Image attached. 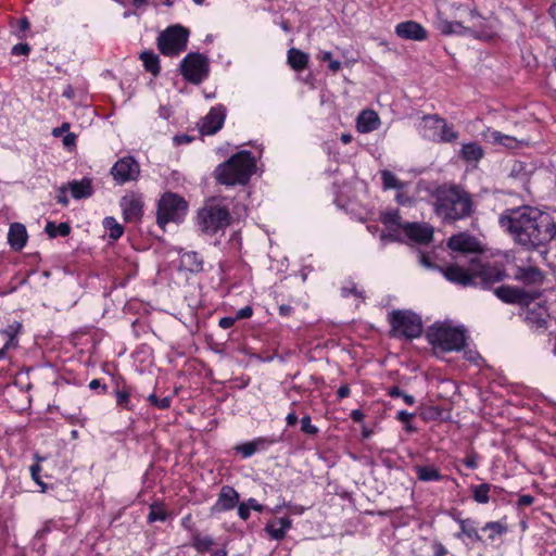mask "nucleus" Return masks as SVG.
<instances>
[{"mask_svg":"<svg viewBox=\"0 0 556 556\" xmlns=\"http://www.w3.org/2000/svg\"><path fill=\"white\" fill-rule=\"evenodd\" d=\"M498 223L517 244L528 250L547 244L556 233L553 216L529 205L505 210L500 215Z\"/></svg>","mask_w":556,"mask_h":556,"instance_id":"1","label":"nucleus"},{"mask_svg":"<svg viewBox=\"0 0 556 556\" xmlns=\"http://www.w3.org/2000/svg\"><path fill=\"white\" fill-rule=\"evenodd\" d=\"M288 64L294 71H303L308 64V55L299 49L291 48L288 51Z\"/></svg>","mask_w":556,"mask_h":556,"instance_id":"35","label":"nucleus"},{"mask_svg":"<svg viewBox=\"0 0 556 556\" xmlns=\"http://www.w3.org/2000/svg\"><path fill=\"white\" fill-rule=\"evenodd\" d=\"M252 315H253V308L248 305V306H244V307L238 309L237 313H236L235 318H236V320L248 319Z\"/></svg>","mask_w":556,"mask_h":556,"instance_id":"58","label":"nucleus"},{"mask_svg":"<svg viewBox=\"0 0 556 556\" xmlns=\"http://www.w3.org/2000/svg\"><path fill=\"white\" fill-rule=\"evenodd\" d=\"M447 247L453 251L462 253H476L480 251L479 241L466 232L452 236L447 241Z\"/></svg>","mask_w":556,"mask_h":556,"instance_id":"18","label":"nucleus"},{"mask_svg":"<svg viewBox=\"0 0 556 556\" xmlns=\"http://www.w3.org/2000/svg\"><path fill=\"white\" fill-rule=\"evenodd\" d=\"M464 465L469 469H476L478 467V455L470 454L463 459Z\"/></svg>","mask_w":556,"mask_h":556,"instance_id":"59","label":"nucleus"},{"mask_svg":"<svg viewBox=\"0 0 556 556\" xmlns=\"http://www.w3.org/2000/svg\"><path fill=\"white\" fill-rule=\"evenodd\" d=\"M380 126V118L372 110L363 111L356 121V128L362 134L376 130Z\"/></svg>","mask_w":556,"mask_h":556,"instance_id":"27","label":"nucleus"},{"mask_svg":"<svg viewBox=\"0 0 556 556\" xmlns=\"http://www.w3.org/2000/svg\"><path fill=\"white\" fill-rule=\"evenodd\" d=\"M68 189L74 199L89 198L93 193V188L89 178L70 181Z\"/></svg>","mask_w":556,"mask_h":556,"instance_id":"32","label":"nucleus"},{"mask_svg":"<svg viewBox=\"0 0 556 556\" xmlns=\"http://www.w3.org/2000/svg\"><path fill=\"white\" fill-rule=\"evenodd\" d=\"M391 334L395 338L415 339L422 332L420 316L412 311H393L389 316Z\"/></svg>","mask_w":556,"mask_h":556,"instance_id":"5","label":"nucleus"},{"mask_svg":"<svg viewBox=\"0 0 556 556\" xmlns=\"http://www.w3.org/2000/svg\"><path fill=\"white\" fill-rule=\"evenodd\" d=\"M283 506H286V508H288L289 514H291V515H302L305 510V508L303 506L293 505L291 503L283 502Z\"/></svg>","mask_w":556,"mask_h":556,"instance_id":"62","label":"nucleus"},{"mask_svg":"<svg viewBox=\"0 0 556 556\" xmlns=\"http://www.w3.org/2000/svg\"><path fill=\"white\" fill-rule=\"evenodd\" d=\"M22 329V324L18 321H13L8 325L4 329L0 330V336L4 340V344L0 350V357H4L5 352L10 349H13L17 345V334Z\"/></svg>","mask_w":556,"mask_h":556,"instance_id":"26","label":"nucleus"},{"mask_svg":"<svg viewBox=\"0 0 556 556\" xmlns=\"http://www.w3.org/2000/svg\"><path fill=\"white\" fill-rule=\"evenodd\" d=\"M245 505L249 506V509H253V510H256L258 513L263 511L264 509V506L262 504H260L255 498L251 497L249 498L247 502H244Z\"/></svg>","mask_w":556,"mask_h":556,"instance_id":"64","label":"nucleus"},{"mask_svg":"<svg viewBox=\"0 0 556 556\" xmlns=\"http://www.w3.org/2000/svg\"><path fill=\"white\" fill-rule=\"evenodd\" d=\"M148 401L150 402L151 405H153L154 407H156L159 409H167L172 405L170 396H165L163 399H159L154 393H152L148 396Z\"/></svg>","mask_w":556,"mask_h":556,"instance_id":"50","label":"nucleus"},{"mask_svg":"<svg viewBox=\"0 0 556 556\" xmlns=\"http://www.w3.org/2000/svg\"><path fill=\"white\" fill-rule=\"evenodd\" d=\"M388 394L391 397H400L403 399L404 403L407 405H414L415 404V397L410 394L404 393L399 387H392L389 389Z\"/></svg>","mask_w":556,"mask_h":556,"instance_id":"51","label":"nucleus"},{"mask_svg":"<svg viewBox=\"0 0 556 556\" xmlns=\"http://www.w3.org/2000/svg\"><path fill=\"white\" fill-rule=\"evenodd\" d=\"M111 174L117 184L123 185L138 178L140 174V166L134 157L126 156L119 159L113 165L111 168Z\"/></svg>","mask_w":556,"mask_h":556,"instance_id":"13","label":"nucleus"},{"mask_svg":"<svg viewBox=\"0 0 556 556\" xmlns=\"http://www.w3.org/2000/svg\"><path fill=\"white\" fill-rule=\"evenodd\" d=\"M351 295L362 300L365 299L364 291L359 290L354 281H348L346 285L341 288V296L349 298Z\"/></svg>","mask_w":556,"mask_h":556,"instance_id":"47","label":"nucleus"},{"mask_svg":"<svg viewBox=\"0 0 556 556\" xmlns=\"http://www.w3.org/2000/svg\"><path fill=\"white\" fill-rule=\"evenodd\" d=\"M494 293L503 302L520 306L529 302L531 294V292L510 286H501L494 290Z\"/></svg>","mask_w":556,"mask_h":556,"instance_id":"19","label":"nucleus"},{"mask_svg":"<svg viewBox=\"0 0 556 556\" xmlns=\"http://www.w3.org/2000/svg\"><path fill=\"white\" fill-rule=\"evenodd\" d=\"M301 431L307 435H316L319 432V429L312 424L311 416L305 415L300 420Z\"/></svg>","mask_w":556,"mask_h":556,"instance_id":"49","label":"nucleus"},{"mask_svg":"<svg viewBox=\"0 0 556 556\" xmlns=\"http://www.w3.org/2000/svg\"><path fill=\"white\" fill-rule=\"evenodd\" d=\"M226 118V108L222 104L213 106L210 112L202 118L200 131L203 135H214L224 126Z\"/></svg>","mask_w":556,"mask_h":556,"instance_id":"14","label":"nucleus"},{"mask_svg":"<svg viewBox=\"0 0 556 556\" xmlns=\"http://www.w3.org/2000/svg\"><path fill=\"white\" fill-rule=\"evenodd\" d=\"M189 31L181 25L166 28L157 37V47L161 53L168 56L178 55L187 48Z\"/></svg>","mask_w":556,"mask_h":556,"instance_id":"8","label":"nucleus"},{"mask_svg":"<svg viewBox=\"0 0 556 556\" xmlns=\"http://www.w3.org/2000/svg\"><path fill=\"white\" fill-rule=\"evenodd\" d=\"M180 71L187 81L199 85L208 76V60L201 53L190 52L182 59Z\"/></svg>","mask_w":556,"mask_h":556,"instance_id":"9","label":"nucleus"},{"mask_svg":"<svg viewBox=\"0 0 556 556\" xmlns=\"http://www.w3.org/2000/svg\"><path fill=\"white\" fill-rule=\"evenodd\" d=\"M199 226L206 233H216L218 230L226 228L230 224L229 211L219 205H212L202 208L199 212Z\"/></svg>","mask_w":556,"mask_h":556,"instance_id":"10","label":"nucleus"},{"mask_svg":"<svg viewBox=\"0 0 556 556\" xmlns=\"http://www.w3.org/2000/svg\"><path fill=\"white\" fill-rule=\"evenodd\" d=\"M414 417L413 413H408L407 410H400L396 414V419L405 425V430L408 432L415 431V427L410 424L412 418Z\"/></svg>","mask_w":556,"mask_h":556,"instance_id":"53","label":"nucleus"},{"mask_svg":"<svg viewBox=\"0 0 556 556\" xmlns=\"http://www.w3.org/2000/svg\"><path fill=\"white\" fill-rule=\"evenodd\" d=\"M540 295L541 292L532 291L529 298V302L521 305L520 314L531 328L545 329L547 327L549 314L544 305L534 302V300L540 298Z\"/></svg>","mask_w":556,"mask_h":556,"instance_id":"12","label":"nucleus"},{"mask_svg":"<svg viewBox=\"0 0 556 556\" xmlns=\"http://www.w3.org/2000/svg\"><path fill=\"white\" fill-rule=\"evenodd\" d=\"M236 321L237 320L235 317L226 316V317H223L219 319L218 326L223 329H228V328H231Z\"/></svg>","mask_w":556,"mask_h":556,"instance_id":"63","label":"nucleus"},{"mask_svg":"<svg viewBox=\"0 0 556 556\" xmlns=\"http://www.w3.org/2000/svg\"><path fill=\"white\" fill-rule=\"evenodd\" d=\"M238 506V516L242 519V520H248L250 518V509H249V506L245 505L244 502L240 503L237 505Z\"/></svg>","mask_w":556,"mask_h":556,"instance_id":"60","label":"nucleus"},{"mask_svg":"<svg viewBox=\"0 0 556 556\" xmlns=\"http://www.w3.org/2000/svg\"><path fill=\"white\" fill-rule=\"evenodd\" d=\"M395 34L400 38L406 40L422 41L428 38V31L426 28L415 21H405L399 23L395 26Z\"/></svg>","mask_w":556,"mask_h":556,"instance_id":"17","label":"nucleus"},{"mask_svg":"<svg viewBox=\"0 0 556 556\" xmlns=\"http://www.w3.org/2000/svg\"><path fill=\"white\" fill-rule=\"evenodd\" d=\"M414 471L421 482H437L444 479L440 469L433 465H418L414 467Z\"/></svg>","mask_w":556,"mask_h":556,"instance_id":"31","label":"nucleus"},{"mask_svg":"<svg viewBox=\"0 0 556 556\" xmlns=\"http://www.w3.org/2000/svg\"><path fill=\"white\" fill-rule=\"evenodd\" d=\"M483 531H491V534L489 535V539L493 541L496 535H502L507 531V528L505 525H503L500 521H489L486 522L483 528Z\"/></svg>","mask_w":556,"mask_h":556,"instance_id":"46","label":"nucleus"},{"mask_svg":"<svg viewBox=\"0 0 556 556\" xmlns=\"http://www.w3.org/2000/svg\"><path fill=\"white\" fill-rule=\"evenodd\" d=\"M114 394L118 407L127 410L134 409L135 406L130 401V391L127 388L116 389Z\"/></svg>","mask_w":556,"mask_h":556,"instance_id":"43","label":"nucleus"},{"mask_svg":"<svg viewBox=\"0 0 556 556\" xmlns=\"http://www.w3.org/2000/svg\"><path fill=\"white\" fill-rule=\"evenodd\" d=\"M237 452L241 454V456L243 458H248V457H251L252 455H254L256 452H255V446L250 442H247V443H243L241 445H238L236 447Z\"/></svg>","mask_w":556,"mask_h":556,"instance_id":"55","label":"nucleus"},{"mask_svg":"<svg viewBox=\"0 0 556 556\" xmlns=\"http://www.w3.org/2000/svg\"><path fill=\"white\" fill-rule=\"evenodd\" d=\"M534 502V497L530 494H523L519 496L517 505L518 507H526L532 505Z\"/></svg>","mask_w":556,"mask_h":556,"instance_id":"61","label":"nucleus"},{"mask_svg":"<svg viewBox=\"0 0 556 556\" xmlns=\"http://www.w3.org/2000/svg\"><path fill=\"white\" fill-rule=\"evenodd\" d=\"M454 520L459 525V532L455 533L456 539L460 540L464 536H467L475 542H480L482 540L477 529V522L473 519L454 517Z\"/></svg>","mask_w":556,"mask_h":556,"instance_id":"28","label":"nucleus"},{"mask_svg":"<svg viewBox=\"0 0 556 556\" xmlns=\"http://www.w3.org/2000/svg\"><path fill=\"white\" fill-rule=\"evenodd\" d=\"M437 28L445 36L450 35H458V36H468L469 28L468 26L463 25L462 22L458 21H447L445 18H439L437 22Z\"/></svg>","mask_w":556,"mask_h":556,"instance_id":"30","label":"nucleus"},{"mask_svg":"<svg viewBox=\"0 0 556 556\" xmlns=\"http://www.w3.org/2000/svg\"><path fill=\"white\" fill-rule=\"evenodd\" d=\"M515 279L529 286H540L544 281V274L535 266H518Z\"/></svg>","mask_w":556,"mask_h":556,"instance_id":"23","label":"nucleus"},{"mask_svg":"<svg viewBox=\"0 0 556 556\" xmlns=\"http://www.w3.org/2000/svg\"><path fill=\"white\" fill-rule=\"evenodd\" d=\"M433 556H446L448 554L447 548L439 541H433L431 544Z\"/></svg>","mask_w":556,"mask_h":556,"instance_id":"56","label":"nucleus"},{"mask_svg":"<svg viewBox=\"0 0 556 556\" xmlns=\"http://www.w3.org/2000/svg\"><path fill=\"white\" fill-rule=\"evenodd\" d=\"M187 202L175 193H165L159 201L156 220L161 228L168 223H179L186 215Z\"/></svg>","mask_w":556,"mask_h":556,"instance_id":"7","label":"nucleus"},{"mask_svg":"<svg viewBox=\"0 0 556 556\" xmlns=\"http://www.w3.org/2000/svg\"><path fill=\"white\" fill-rule=\"evenodd\" d=\"M45 231L48 233L50 238L66 237L71 232V226L67 223L55 224L53 222H48Z\"/></svg>","mask_w":556,"mask_h":556,"instance_id":"40","label":"nucleus"},{"mask_svg":"<svg viewBox=\"0 0 556 556\" xmlns=\"http://www.w3.org/2000/svg\"><path fill=\"white\" fill-rule=\"evenodd\" d=\"M8 241L12 249L22 250L27 241V231L23 224L14 223L10 226Z\"/></svg>","mask_w":556,"mask_h":556,"instance_id":"29","label":"nucleus"},{"mask_svg":"<svg viewBox=\"0 0 556 556\" xmlns=\"http://www.w3.org/2000/svg\"><path fill=\"white\" fill-rule=\"evenodd\" d=\"M428 342L443 352L460 351L466 346V329L454 327L448 323H435L427 332Z\"/></svg>","mask_w":556,"mask_h":556,"instance_id":"4","label":"nucleus"},{"mask_svg":"<svg viewBox=\"0 0 556 556\" xmlns=\"http://www.w3.org/2000/svg\"><path fill=\"white\" fill-rule=\"evenodd\" d=\"M291 528L292 520L289 517H281L267 522L264 530L270 539L280 541L285 539L287 531Z\"/></svg>","mask_w":556,"mask_h":556,"instance_id":"24","label":"nucleus"},{"mask_svg":"<svg viewBox=\"0 0 556 556\" xmlns=\"http://www.w3.org/2000/svg\"><path fill=\"white\" fill-rule=\"evenodd\" d=\"M256 167L250 151H240L215 169L216 180L226 186L245 185Z\"/></svg>","mask_w":556,"mask_h":556,"instance_id":"3","label":"nucleus"},{"mask_svg":"<svg viewBox=\"0 0 556 556\" xmlns=\"http://www.w3.org/2000/svg\"><path fill=\"white\" fill-rule=\"evenodd\" d=\"M483 138L492 143L502 144L513 148L516 144V139L511 136L504 135L498 130L488 128L483 134Z\"/></svg>","mask_w":556,"mask_h":556,"instance_id":"34","label":"nucleus"},{"mask_svg":"<svg viewBox=\"0 0 556 556\" xmlns=\"http://www.w3.org/2000/svg\"><path fill=\"white\" fill-rule=\"evenodd\" d=\"M103 225L110 231V238L116 240L122 237L124 228L114 217H105Z\"/></svg>","mask_w":556,"mask_h":556,"instance_id":"44","label":"nucleus"},{"mask_svg":"<svg viewBox=\"0 0 556 556\" xmlns=\"http://www.w3.org/2000/svg\"><path fill=\"white\" fill-rule=\"evenodd\" d=\"M30 52V46L28 43H17L12 48V54L14 55H28Z\"/></svg>","mask_w":556,"mask_h":556,"instance_id":"57","label":"nucleus"},{"mask_svg":"<svg viewBox=\"0 0 556 556\" xmlns=\"http://www.w3.org/2000/svg\"><path fill=\"white\" fill-rule=\"evenodd\" d=\"M239 493L229 485H224L220 489L218 498L212 507V511L222 513L233 509L239 503Z\"/></svg>","mask_w":556,"mask_h":556,"instance_id":"20","label":"nucleus"},{"mask_svg":"<svg viewBox=\"0 0 556 556\" xmlns=\"http://www.w3.org/2000/svg\"><path fill=\"white\" fill-rule=\"evenodd\" d=\"M380 220L390 231H395L397 229L403 230L404 223L401 222V216L397 210H389L381 213Z\"/></svg>","mask_w":556,"mask_h":556,"instance_id":"36","label":"nucleus"},{"mask_svg":"<svg viewBox=\"0 0 556 556\" xmlns=\"http://www.w3.org/2000/svg\"><path fill=\"white\" fill-rule=\"evenodd\" d=\"M280 441L279 438L274 437H260L251 441V443L255 446V452L264 451L268 448L270 445H274Z\"/></svg>","mask_w":556,"mask_h":556,"instance_id":"48","label":"nucleus"},{"mask_svg":"<svg viewBox=\"0 0 556 556\" xmlns=\"http://www.w3.org/2000/svg\"><path fill=\"white\" fill-rule=\"evenodd\" d=\"M404 233L415 242L429 243L433 238V228L427 224L404 223Z\"/></svg>","mask_w":556,"mask_h":556,"instance_id":"21","label":"nucleus"},{"mask_svg":"<svg viewBox=\"0 0 556 556\" xmlns=\"http://www.w3.org/2000/svg\"><path fill=\"white\" fill-rule=\"evenodd\" d=\"M140 59L143 63L146 71L150 72L154 76L159 75L161 67H160V59H159L157 54H155L152 51H143L140 54Z\"/></svg>","mask_w":556,"mask_h":556,"instance_id":"37","label":"nucleus"},{"mask_svg":"<svg viewBox=\"0 0 556 556\" xmlns=\"http://www.w3.org/2000/svg\"><path fill=\"white\" fill-rule=\"evenodd\" d=\"M320 60L329 62V70L333 73L338 72L341 68V62L338 60H332V53L329 51L323 52Z\"/></svg>","mask_w":556,"mask_h":556,"instance_id":"54","label":"nucleus"},{"mask_svg":"<svg viewBox=\"0 0 556 556\" xmlns=\"http://www.w3.org/2000/svg\"><path fill=\"white\" fill-rule=\"evenodd\" d=\"M29 471L31 479L40 486V491L46 492L48 486L40 478L41 466L38 463H35L29 467Z\"/></svg>","mask_w":556,"mask_h":556,"instance_id":"52","label":"nucleus"},{"mask_svg":"<svg viewBox=\"0 0 556 556\" xmlns=\"http://www.w3.org/2000/svg\"><path fill=\"white\" fill-rule=\"evenodd\" d=\"M434 197V212L445 223L465 219L473 212L470 194L457 186L440 188Z\"/></svg>","mask_w":556,"mask_h":556,"instance_id":"2","label":"nucleus"},{"mask_svg":"<svg viewBox=\"0 0 556 556\" xmlns=\"http://www.w3.org/2000/svg\"><path fill=\"white\" fill-rule=\"evenodd\" d=\"M491 488L492 485L489 484V483H481V484H478V485H471L470 486V491H471V496L473 498L475 502L479 503V504H486L489 503L490 501V491H491Z\"/></svg>","mask_w":556,"mask_h":556,"instance_id":"38","label":"nucleus"},{"mask_svg":"<svg viewBox=\"0 0 556 556\" xmlns=\"http://www.w3.org/2000/svg\"><path fill=\"white\" fill-rule=\"evenodd\" d=\"M214 543V539L210 535H201L200 533L192 535L191 545L198 553L208 552Z\"/></svg>","mask_w":556,"mask_h":556,"instance_id":"39","label":"nucleus"},{"mask_svg":"<svg viewBox=\"0 0 556 556\" xmlns=\"http://www.w3.org/2000/svg\"><path fill=\"white\" fill-rule=\"evenodd\" d=\"M453 7L457 10L465 9L468 12L469 21L471 25L468 26V36L475 39L490 41L497 36V20L493 17L482 16L475 7L469 4L455 3Z\"/></svg>","mask_w":556,"mask_h":556,"instance_id":"6","label":"nucleus"},{"mask_svg":"<svg viewBox=\"0 0 556 556\" xmlns=\"http://www.w3.org/2000/svg\"><path fill=\"white\" fill-rule=\"evenodd\" d=\"M471 270L477 281L475 286L489 289L494 283L506 277L505 269L501 265L482 264L479 257L471 258Z\"/></svg>","mask_w":556,"mask_h":556,"instance_id":"11","label":"nucleus"},{"mask_svg":"<svg viewBox=\"0 0 556 556\" xmlns=\"http://www.w3.org/2000/svg\"><path fill=\"white\" fill-rule=\"evenodd\" d=\"M119 205L124 219L127 223L138 222L142 216L143 202L141 197L136 193L124 195L119 201Z\"/></svg>","mask_w":556,"mask_h":556,"instance_id":"16","label":"nucleus"},{"mask_svg":"<svg viewBox=\"0 0 556 556\" xmlns=\"http://www.w3.org/2000/svg\"><path fill=\"white\" fill-rule=\"evenodd\" d=\"M459 156L467 163H478L484 156V150L477 142L464 143Z\"/></svg>","mask_w":556,"mask_h":556,"instance_id":"33","label":"nucleus"},{"mask_svg":"<svg viewBox=\"0 0 556 556\" xmlns=\"http://www.w3.org/2000/svg\"><path fill=\"white\" fill-rule=\"evenodd\" d=\"M440 127H444L443 118L438 115H425L419 123L420 135L428 140H437Z\"/></svg>","mask_w":556,"mask_h":556,"instance_id":"22","label":"nucleus"},{"mask_svg":"<svg viewBox=\"0 0 556 556\" xmlns=\"http://www.w3.org/2000/svg\"><path fill=\"white\" fill-rule=\"evenodd\" d=\"M381 179L384 189H402L403 184L399 180V178L391 173L390 170L381 172Z\"/></svg>","mask_w":556,"mask_h":556,"instance_id":"45","label":"nucleus"},{"mask_svg":"<svg viewBox=\"0 0 556 556\" xmlns=\"http://www.w3.org/2000/svg\"><path fill=\"white\" fill-rule=\"evenodd\" d=\"M440 271L443 274L446 280L463 287L475 286L477 282L471 270V263L469 264L468 269H464L458 265H448L444 268L441 267Z\"/></svg>","mask_w":556,"mask_h":556,"instance_id":"15","label":"nucleus"},{"mask_svg":"<svg viewBox=\"0 0 556 556\" xmlns=\"http://www.w3.org/2000/svg\"><path fill=\"white\" fill-rule=\"evenodd\" d=\"M444 127H440L438 132V139L435 142H454L458 138V132L454 129L452 125H448L447 122L443 118Z\"/></svg>","mask_w":556,"mask_h":556,"instance_id":"41","label":"nucleus"},{"mask_svg":"<svg viewBox=\"0 0 556 556\" xmlns=\"http://www.w3.org/2000/svg\"><path fill=\"white\" fill-rule=\"evenodd\" d=\"M168 517V513L161 503H153L150 505V511L148 515L149 522L165 521Z\"/></svg>","mask_w":556,"mask_h":556,"instance_id":"42","label":"nucleus"},{"mask_svg":"<svg viewBox=\"0 0 556 556\" xmlns=\"http://www.w3.org/2000/svg\"><path fill=\"white\" fill-rule=\"evenodd\" d=\"M180 254V268L188 270L192 274H199L203 270L204 262L203 257L195 251H187L182 252V249L179 250Z\"/></svg>","mask_w":556,"mask_h":556,"instance_id":"25","label":"nucleus"}]
</instances>
